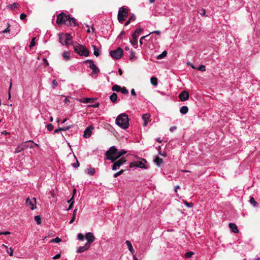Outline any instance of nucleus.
<instances>
[{"mask_svg": "<svg viewBox=\"0 0 260 260\" xmlns=\"http://www.w3.org/2000/svg\"><path fill=\"white\" fill-rule=\"evenodd\" d=\"M126 152L124 150L118 151L115 146H112L106 152L105 155L107 159L111 160V162H114Z\"/></svg>", "mask_w": 260, "mask_h": 260, "instance_id": "1", "label": "nucleus"}, {"mask_svg": "<svg viewBox=\"0 0 260 260\" xmlns=\"http://www.w3.org/2000/svg\"><path fill=\"white\" fill-rule=\"evenodd\" d=\"M56 22L58 24H64L67 26H76L77 25L76 19L71 18L68 15L61 13L57 15Z\"/></svg>", "mask_w": 260, "mask_h": 260, "instance_id": "2", "label": "nucleus"}, {"mask_svg": "<svg viewBox=\"0 0 260 260\" xmlns=\"http://www.w3.org/2000/svg\"><path fill=\"white\" fill-rule=\"evenodd\" d=\"M116 124L123 129H126L129 126V118L125 113L119 115L115 121Z\"/></svg>", "mask_w": 260, "mask_h": 260, "instance_id": "3", "label": "nucleus"}, {"mask_svg": "<svg viewBox=\"0 0 260 260\" xmlns=\"http://www.w3.org/2000/svg\"><path fill=\"white\" fill-rule=\"evenodd\" d=\"M74 52L80 56H88L89 54L88 50L83 45L78 43H72Z\"/></svg>", "mask_w": 260, "mask_h": 260, "instance_id": "4", "label": "nucleus"}, {"mask_svg": "<svg viewBox=\"0 0 260 260\" xmlns=\"http://www.w3.org/2000/svg\"><path fill=\"white\" fill-rule=\"evenodd\" d=\"M128 14V10L127 9L124 7L120 8L117 15L119 22H123L127 17Z\"/></svg>", "mask_w": 260, "mask_h": 260, "instance_id": "5", "label": "nucleus"}, {"mask_svg": "<svg viewBox=\"0 0 260 260\" xmlns=\"http://www.w3.org/2000/svg\"><path fill=\"white\" fill-rule=\"evenodd\" d=\"M72 39V36L69 34H59V41L62 45H68L70 44L69 42Z\"/></svg>", "mask_w": 260, "mask_h": 260, "instance_id": "6", "label": "nucleus"}, {"mask_svg": "<svg viewBox=\"0 0 260 260\" xmlns=\"http://www.w3.org/2000/svg\"><path fill=\"white\" fill-rule=\"evenodd\" d=\"M146 163L147 161L145 159L141 158L138 161L131 162L129 165V167L132 168L135 166L138 168L146 169L147 168V167L146 166Z\"/></svg>", "mask_w": 260, "mask_h": 260, "instance_id": "7", "label": "nucleus"}, {"mask_svg": "<svg viewBox=\"0 0 260 260\" xmlns=\"http://www.w3.org/2000/svg\"><path fill=\"white\" fill-rule=\"evenodd\" d=\"M110 54L112 58L115 59H119L123 55V50L120 48H118L115 50L111 51Z\"/></svg>", "mask_w": 260, "mask_h": 260, "instance_id": "8", "label": "nucleus"}, {"mask_svg": "<svg viewBox=\"0 0 260 260\" xmlns=\"http://www.w3.org/2000/svg\"><path fill=\"white\" fill-rule=\"evenodd\" d=\"M126 161V159L124 157H121L118 160H115L113 162L112 166V170L113 171H116L119 169L120 167L123 165Z\"/></svg>", "mask_w": 260, "mask_h": 260, "instance_id": "9", "label": "nucleus"}, {"mask_svg": "<svg viewBox=\"0 0 260 260\" xmlns=\"http://www.w3.org/2000/svg\"><path fill=\"white\" fill-rule=\"evenodd\" d=\"M87 62L89 63V68L92 70V72L91 73L92 75L95 76V78L96 77L98 74L100 73V70L96 66V65L94 63L93 61L91 60H86Z\"/></svg>", "mask_w": 260, "mask_h": 260, "instance_id": "10", "label": "nucleus"}, {"mask_svg": "<svg viewBox=\"0 0 260 260\" xmlns=\"http://www.w3.org/2000/svg\"><path fill=\"white\" fill-rule=\"evenodd\" d=\"M85 238L87 240L86 244H88L89 246L95 240V237L91 232L87 233L85 236Z\"/></svg>", "mask_w": 260, "mask_h": 260, "instance_id": "11", "label": "nucleus"}, {"mask_svg": "<svg viewBox=\"0 0 260 260\" xmlns=\"http://www.w3.org/2000/svg\"><path fill=\"white\" fill-rule=\"evenodd\" d=\"M36 198H34L32 199H29L27 198L26 200V204L29 207V208L31 210H34L36 208Z\"/></svg>", "mask_w": 260, "mask_h": 260, "instance_id": "12", "label": "nucleus"}, {"mask_svg": "<svg viewBox=\"0 0 260 260\" xmlns=\"http://www.w3.org/2000/svg\"><path fill=\"white\" fill-rule=\"evenodd\" d=\"M179 98L181 101H185L188 99L189 93L186 91H182L179 95Z\"/></svg>", "mask_w": 260, "mask_h": 260, "instance_id": "13", "label": "nucleus"}, {"mask_svg": "<svg viewBox=\"0 0 260 260\" xmlns=\"http://www.w3.org/2000/svg\"><path fill=\"white\" fill-rule=\"evenodd\" d=\"M93 129V127L92 126L87 127L84 132L83 136L86 138H89L91 135V132Z\"/></svg>", "mask_w": 260, "mask_h": 260, "instance_id": "14", "label": "nucleus"}, {"mask_svg": "<svg viewBox=\"0 0 260 260\" xmlns=\"http://www.w3.org/2000/svg\"><path fill=\"white\" fill-rule=\"evenodd\" d=\"M23 144H24V147H25V149L27 148H32L34 147V145L37 146V147H39L38 144H37V143L34 144L33 141L31 140L24 142L23 143Z\"/></svg>", "mask_w": 260, "mask_h": 260, "instance_id": "15", "label": "nucleus"}, {"mask_svg": "<svg viewBox=\"0 0 260 260\" xmlns=\"http://www.w3.org/2000/svg\"><path fill=\"white\" fill-rule=\"evenodd\" d=\"M90 246L88 244H86L83 246H80L78 248L77 250V253H81V252H83L86 250H87V249H89V248L90 247Z\"/></svg>", "mask_w": 260, "mask_h": 260, "instance_id": "16", "label": "nucleus"}, {"mask_svg": "<svg viewBox=\"0 0 260 260\" xmlns=\"http://www.w3.org/2000/svg\"><path fill=\"white\" fill-rule=\"evenodd\" d=\"M229 226L232 232L234 233H238L239 232V231L237 229V226L236 224L233 223H230L229 225Z\"/></svg>", "mask_w": 260, "mask_h": 260, "instance_id": "17", "label": "nucleus"}, {"mask_svg": "<svg viewBox=\"0 0 260 260\" xmlns=\"http://www.w3.org/2000/svg\"><path fill=\"white\" fill-rule=\"evenodd\" d=\"M150 115L148 114H145L143 115L142 119L144 121L143 126H146L149 120Z\"/></svg>", "mask_w": 260, "mask_h": 260, "instance_id": "18", "label": "nucleus"}, {"mask_svg": "<svg viewBox=\"0 0 260 260\" xmlns=\"http://www.w3.org/2000/svg\"><path fill=\"white\" fill-rule=\"evenodd\" d=\"M154 162L158 167H160L163 163V160L162 158L156 156L154 159Z\"/></svg>", "mask_w": 260, "mask_h": 260, "instance_id": "19", "label": "nucleus"}, {"mask_svg": "<svg viewBox=\"0 0 260 260\" xmlns=\"http://www.w3.org/2000/svg\"><path fill=\"white\" fill-rule=\"evenodd\" d=\"M142 29L140 28H137L134 32L132 35V37H135V38L138 39L139 35L141 34V32L142 31Z\"/></svg>", "mask_w": 260, "mask_h": 260, "instance_id": "20", "label": "nucleus"}, {"mask_svg": "<svg viewBox=\"0 0 260 260\" xmlns=\"http://www.w3.org/2000/svg\"><path fill=\"white\" fill-rule=\"evenodd\" d=\"M25 149V147H24V144H23V143L19 145L15 150L14 153H17L19 152H21L22 151L24 150Z\"/></svg>", "mask_w": 260, "mask_h": 260, "instance_id": "21", "label": "nucleus"}, {"mask_svg": "<svg viewBox=\"0 0 260 260\" xmlns=\"http://www.w3.org/2000/svg\"><path fill=\"white\" fill-rule=\"evenodd\" d=\"M125 243H126V245L127 246L128 250L131 251L132 254H134L135 251L133 248V246H132L131 242L127 240V241H126Z\"/></svg>", "mask_w": 260, "mask_h": 260, "instance_id": "22", "label": "nucleus"}, {"mask_svg": "<svg viewBox=\"0 0 260 260\" xmlns=\"http://www.w3.org/2000/svg\"><path fill=\"white\" fill-rule=\"evenodd\" d=\"M131 44L135 48H137L138 43V39L135 38L134 37H132V39L130 41Z\"/></svg>", "mask_w": 260, "mask_h": 260, "instance_id": "23", "label": "nucleus"}, {"mask_svg": "<svg viewBox=\"0 0 260 260\" xmlns=\"http://www.w3.org/2000/svg\"><path fill=\"white\" fill-rule=\"evenodd\" d=\"M188 111V108L186 106H183L180 109V112L182 114H186Z\"/></svg>", "mask_w": 260, "mask_h": 260, "instance_id": "24", "label": "nucleus"}, {"mask_svg": "<svg viewBox=\"0 0 260 260\" xmlns=\"http://www.w3.org/2000/svg\"><path fill=\"white\" fill-rule=\"evenodd\" d=\"M191 66L192 68H193L194 69H197V70L202 71V72H204V71H206V67L204 65H200L198 68L194 67L192 64H191Z\"/></svg>", "mask_w": 260, "mask_h": 260, "instance_id": "25", "label": "nucleus"}, {"mask_svg": "<svg viewBox=\"0 0 260 260\" xmlns=\"http://www.w3.org/2000/svg\"><path fill=\"white\" fill-rule=\"evenodd\" d=\"M129 58L131 60L134 61L136 60V53L134 51L131 50L129 55Z\"/></svg>", "mask_w": 260, "mask_h": 260, "instance_id": "26", "label": "nucleus"}, {"mask_svg": "<svg viewBox=\"0 0 260 260\" xmlns=\"http://www.w3.org/2000/svg\"><path fill=\"white\" fill-rule=\"evenodd\" d=\"M117 99V95L116 93L113 92L110 96V99L112 102H115L116 101Z\"/></svg>", "mask_w": 260, "mask_h": 260, "instance_id": "27", "label": "nucleus"}, {"mask_svg": "<svg viewBox=\"0 0 260 260\" xmlns=\"http://www.w3.org/2000/svg\"><path fill=\"white\" fill-rule=\"evenodd\" d=\"M81 101L83 103H93V99L92 98H86L82 99Z\"/></svg>", "mask_w": 260, "mask_h": 260, "instance_id": "28", "label": "nucleus"}, {"mask_svg": "<svg viewBox=\"0 0 260 260\" xmlns=\"http://www.w3.org/2000/svg\"><path fill=\"white\" fill-rule=\"evenodd\" d=\"M150 82L152 85L156 86L157 85V79L155 77H152L150 78Z\"/></svg>", "mask_w": 260, "mask_h": 260, "instance_id": "29", "label": "nucleus"}, {"mask_svg": "<svg viewBox=\"0 0 260 260\" xmlns=\"http://www.w3.org/2000/svg\"><path fill=\"white\" fill-rule=\"evenodd\" d=\"M92 47L93 48V50H94V51H93V54L95 56H96V57L99 56L100 55V50L98 48H97L94 45H93L92 46Z\"/></svg>", "mask_w": 260, "mask_h": 260, "instance_id": "30", "label": "nucleus"}, {"mask_svg": "<svg viewBox=\"0 0 260 260\" xmlns=\"http://www.w3.org/2000/svg\"><path fill=\"white\" fill-rule=\"evenodd\" d=\"M112 90L116 92H119L121 90V87L118 85H114L112 87Z\"/></svg>", "mask_w": 260, "mask_h": 260, "instance_id": "31", "label": "nucleus"}, {"mask_svg": "<svg viewBox=\"0 0 260 260\" xmlns=\"http://www.w3.org/2000/svg\"><path fill=\"white\" fill-rule=\"evenodd\" d=\"M62 56H63V59H65L66 60H69L70 57L69 52H67V51L63 52Z\"/></svg>", "mask_w": 260, "mask_h": 260, "instance_id": "32", "label": "nucleus"}, {"mask_svg": "<svg viewBox=\"0 0 260 260\" xmlns=\"http://www.w3.org/2000/svg\"><path fill=\"white\" fill-rule=\"evenodd\" d=\"M167 52L166 51H164L162 52L161 54L158 55L157 57V58L158 59H161L164 58L167 55Z\"/></svg>", "mask_w": 260, "mask_h": 260, "instance_id": "33", "label": "nucleus"}, {"mask_svg": "<svg viewBox=\"0 0 260 260\" xmlns=\"http://www.w3.org/2000/svg\"><path fill=\"white\" fill-rule=\"evenodd\" d=\"M250 203L251 205H252L254 207H256L257 206V203L255 201L254 198L251 197L250 199Z\"/></svg>", "mask_w": 260, "mask_h": 260, "instance_id": "34", "label": "nucleus"}, {"mask_svg": "<svg viewBox=\"0 0 260 260\" xmlns=\"http://www.w3.org/2000/svg\"><path fill=\"white\" fill-rule=\"evenodd\" d=\"M35 220L38 224H40L41 223V218L39 215L35 216Z\"/></svg>", "mask_w": 260, "mask_h": 260, "instance_id": "35", "label": "nucleus"}, {"mask_svg": "<svg viewBox=\"0 0 260 260\" xmlns=\"http://www.w3.org/2000/svg\"><path fill=\"white\" fill-rule=\"evenodd\" d=\"M194 254V252L192 251H189L185 254V257L187 258L191 257Z\"/></svg>", "mask_w": 260, "mask_h": 260, "instance_id": "36", "label": "nucleus"}, {"mask_svg": "<svg viewBox=\"0 0 260 260\" xmlns=\"http://www.w3.org/2000/svg\"><path fill=\"white\" fill-rule=\"evenodd\" d=\"M20 7V5L18 3H14L12 4H11L10 6V7L11 8V9H16V8H18L19 7Z\"/></svg>", "mask_w": 260, "mask_h": 260, "instance_id": "37", "label": "nucleus"}, {"mask_svg": "<svg viewBox=\"0 0 260 260\" xmlns=\"http://www.w3.org/2000/svg\"><path fill=\"white\" fill-rule=\"evenodd\" d=\"M10 26V24L9 23H8L7 28H6L5 30L1 31L0 34H5V33L9 32L10 31V29L9 28Z\"/></svg>", "mask_w": 260, "mask_h": 260, "instance_id": "38", "label": "nucleus"}, {"mask_svg": "<svg viewBox=\"0 0 260 260\" xmlns=\"http://www.w3.org/2000/svg\"><path fill=\"white\" fill-rule=\"evenodd\" d=\"M72 127V125H69L68 126H66L65 127H60L58 128V130H60V131H66L67 130H69Z\"/></svg>", "mask_w": 260, "mask_h": 260, "instance_id": "39", "label": "nucleus"}, {"mask_svg": "<svg viewBox=\"0 0 260 260\" xmlns=\"http://www.w3.org/2000/svg\"><path fill=\"white\" fill-rule=\"evenodd\" d=\"M124 170H121L119 171V172L115 173L114 174V178L117 177L118 176L121 175L124 172Z\"/></svg>", "mask_w": 260, "mask_h": 260, "instance_id": "40", "label": "nucleus"}, {"mask_svg": "<svg viewBox=\"0 0 260 260\" xmlns=\"http://www.w3.org/2000/svg\"><path fill=\"white\" fill-rule=\"evenodd\" d=\"M85 238V236H84L83 234H81V233H79L78 234V236H77V238L79 240H83Z\"/></svg>", "mask_w": 260, "mask_h": 260, "instance_id": "41", "label": "nucleus"}, {"mask_svg": "<svg viewBox=\"0 0 260 260\" xmlns=\"http://www.w3.org/2000/svg\"><path fill=\"white\" fill-rule=\"evenodd\" d=\"M120 91L123 94H126L128 93V91H127V90L126 89V88L125 87H123L122 88L121 87Z\"/></svg>", "mask_w": 260, "mask_h": 260, "instance_id": "42", "label": "nucleus"}, {"mask_svg": "<svg viewBox=\"0 0 260 260\" xmlns=\"http://www.w3.org/2000/svg\"><path fill=\"white\" fill-rule=\"evenodd\" d=\"M52 87L53 88H55L57 86L58 83H57V81L55 79H54L52 80Z\"/></svg>", "mask_w": 260, "mask_h": 260, "instance_id": "43", "label": "nucleus"}, {"mask_svg": "<svg viewBox=\"0 0 260 260\" xmlns=\"http://www.w3.org/2000/svg\"><path fill=\"white\" fill-rule=\"evenodd\" d=\"M35 40H36V37H34L31 39V42H30V44L29 45L30 48H32L35 45Z\"/></svg>", "mask_w": 260, "mask_h": 260, "instance_id": "44", "label": "nucleus"}, {"mask_svg": "<svg viewBox=\"0 0 260 260\" xmlns=\"http://www.w3.org/2000/svg\"><path fill=\"white\" fill-rule=\"evenodd\" d=\"M74 156L76 159V162L73 164L72 166L74 168H77L79 166V162H78V160L77 159V158L76 157V156L75 155H74Z\"/></svg>", "mask_w": 260, "mask_h": 260, "instance_id": "45", "label": "nucleus"}, {"mask_svg": "<svg viewBox=\"0 0 260 260\" xmlns=\"http://www.w3.org/2000/svg\"><path fill=\"white\" fill-rule=\"evenodd\" d=\"M184 204L189 208H191L193 206V204L192 203H188L186 201H184Z\"/></svg>", "mask_w": 260, "mask_h": 260, "instance_id": "46", "label": "nucleus"}, {"mask_svg": "<svg viewBox=\"0 0 260 260\" xmlns=\"http://www.w3.org/2000/svg\"><path fill=\"white\" fill-rule=\"evenodd\" d=\"M60 241H61V239L58 237L53 239L51 241V242H55V243H59Z\"/></svg>", "mask_w": 260, "mask_h": 260, "instance_id": "47", "label": "nucleus"}, {"mask_svg": "<svg viewBox=\"0 0 260 260\" xmlns=\"http://www.w3.org/2000/svg\"><path fill=\"white\" fill-rule=\"evenodd\" d=\"M47 128L49 131H51L53 128V126L52 124H48L46 125Z\"/></svg>", "mask_w": 260, "mask_h": 260, "instance_id": "48", "label": "nucleus"}, {"mask_svg": "<svg viewBox=\"0 0 260 260\" xmlns=\"http://www.w3.org/2000/svg\"><path fill=\"white\" fill-rule=\"evenodd\" d=\"M94 173H95V170L94 169L90 168L88 170V174H89L93 175L94 174Z\"/></svg>", "mask_w": 260, "mask_h": 260, "instance_id": "49", "label": "nucleus"}, {"mask_svg": "<svg viewBox=\"0 0 260 260\" xmlns=\"http://www.w3.org/2000/svg\"><path fill=\"white\" fill-rule=\"evenodd\" d=\"M199 13H200V14L203 16H205L206 15V11H205V9H201L199 12Z\"/></svg>", "mask_w": 260, "mask_h": 260, "instance_id": "50", "label": "nucleus"}, {"mask_svg": "<svg viewBox=\"0 0 260 260\" xmlns=\"http://www.w3.org/2000/svg\"><path fill=\"white\" fill-rule=\"evenodd\" d=\"M136 19V16L134 14H132L131 17L129 18V20L132 22L134 21Z\"/></svg>", "mask_w": 260, "mask_h": 260, "instance_id": "51", "label": "nucleus"}, {"mask_svg": "<svg viewBox=\"0 0 260 260\" xmlns=\"http://www.w3.org/2000/svg\"><path fill=\"white\" fill-rule=\"evenodd\" d=\"M68 202L71 204H74V195L72 197V198L68 201Z\"/></svg>", "mask_w": 260, "mask_h": 260, "instance_id": "52", "label": "nucleus"}, {"mask_svg": "<svg viewBox=\"0 0 260 260\" xmlns=\"http://www.w3.org/2000/svg\"><path fill=\"white\" fill-rule=\"evenodd\" d=\"M26 17V15L24 13H22L20 15V18L21 20H24L25 19Z\"/></svg>", "mask_w": 260, "mask_h": 260, "instance_id": "53", "label": "nucleus"}, {"mask_svg": "<svg viewBox=\"0 0 260 260\" xmlns=\"http://www.w3.org/2000/svg\"><path fill=\"white\" fill-rule=\"evenodd\" d=\"M8 253L10 256H12L13 254V249L12 248H10V250H7Z\"/></svg>", "mask_w": 260, "mask_h": 260, "instance_id": "54", "label": "nucleus"}, {"mask_svg": "<svg viewBox=\"0 0 260 260\" xmlns=\"http://www.w3.org/2000/svg\"><path fill=\"white\" fill-rule=\"evenodd\" d=\"M11 87H12V82H10V86H9V92H8V97H9V99H10L11 98V93H10V90H11Z\"/></svg>", "mask_w": 260, "mask_h": 260, "instance_id": "55", "label": "nucleus"}, {"mask_svg": "<svg viewBox=\"0 0 260 260\" xmlns=\"http://www.w3.org/2000/svg\"><path fill=\"white\" fill-rule=\"evenodd\" d=\"M60 257V254L58 253L53 257V259H56L59 258Z\"/></svg>", "mask_w": 260, "mask_h": 260, "instance_id": "56", "label": "nucleus"}, {"mask_svg": "<svg viewBox=\"0 0 260 260\" xmlns=\"http://www.w3.org/2000/svg\"><path fill=\"white\" fill-rule=\"evenodd\" d=\"M10 234V233L8 231H6L5 232H0V235H9Z\"/></svg>", "mask_w": 260, "mask_h": 260, "instance_id": "57", "label": "nucleus"}, {"mask_svg": "<svg viewBox=\"0 0 260 260\" xmlns=\"http://www.w3.org/2000/svg\"><path fill=\"white\" fill-rule=\"evenodd\" d=\"M177 128L176 126H172L170 128V131L171 132H174Z\"/></svg>", "mask_w": 260, "mask_h": 260, "instance_id": "58", "label": "nucleus"}, {"mask_svg": "<svg viewBox=\"0 0 260 260\" xmlns=\"http://www.w3.org/2000/svg\"><path fill=\"white\" fill-rule=\"evenodd\" d=\"M75 219H76V216H73L72 219H71V220L69 222L70 223V224L72 223L75 221Z\"/></svg>", "mask_w": 260, "mask_h": 260, "instance_id": "59", "label": "nucleus"}, {"mask_svg": "<svg viewBox=\"0 0 260 260\" xmlns=\"http://www.w3.org/2000/svg\"><path fill=\"white\" fill-rule=\"evenodd\" d=\"M152 33H155L157 35H159L160 34V31L159 30H155V31H154L152 32H151L150 34H152Z\"/></svg>", "mask_w": 260, "mask_h": 260, "instance_id": "60", "label": "nucleus"}, {"mask_svg": "<svg viewBox=\"0 0 260 260\" xmlns=\"http://www.w3.org/2000/svg\"><path fill=\"white\" fill-rule=\"evenodd\" d=\"M131 94H132V95H136V92H135V89H132L131 90Z\"/></svg>", "mask_w": 260, "mask_h": 260, "instance_id": "61", "label": "nucleus"}, {"mask_svg": "<svg viewBox=\"0 0 260 260\" xmlns=\"http://www.w3.org/2000/svg\"><path fill=\"white\" fill-rule=\"evenodd\" d=\"M73 206V204H70L68 208L67 209V211L71 210Z\"/></svg>", "mask_w": 260, "mask_h": 260, "instance_id": "62", "label": "nucleus"}, {"mask_svg": "<svg viewBox=\"0 0 260 260\" xmlns=\"http://www.w3.org/2000/svg\"><path fill=\"white\" fill-rule=\"evenodd\" d=\"M159 154L162 156H167V154L166 153H161L160 151H159Z\"/></svg>", "mask_w": 260, "mask_h": 260, "instance_id": "63", "label": "nucleus"}, {"mask_svg": "<svg viewBox=\"0 0 260 260\" xmlns=\"http://www.w3.org/2000/svg\"><path fill=\"white\" fill-rule=\"evenodd\" d=\"M77 212V209H75L74 210V211H73V216H76Z\"/></svg>", "mask_w": 260, "mask_h": 260, "instance_id": "64", "label": "nucleus"}]
</instances>
